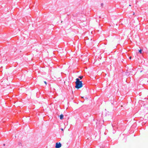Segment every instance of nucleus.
Listing matches in <instances>:
<instances>
[{
  "mask_svg": "<svg viewBox=\"0 0 148 148\" xmlns=\"http://www.w3.org/2000/svg\"><path fill=\"white\" fill-rule=\"evenodd\" d=\"M18 145H21V146H22V143H21V142H19V143Z\"/></svg>",
  "mask_w": 148,
  "mask_h": 148,
  "instance_id": "nucleus-6",
  "label": "nucleus"
},
{
  "mask_svg": "<svg viewBox=\"0 0 148 148\" xmlns=\"http://www.w3.org/2000/svg\"><path fill=\"white\" fill-rule=\"evenodd\" d=\"M44 82L46 85L47 84V83L46 81H44Z\"/></svg>",
  "mask_w": 148,
  "mask_h": 148,
  "instance_id": "nucleus-10",
  "label": "nucleus"
},
{
  "mask_svg": "<svg viewBox=\"0 0 148 148\" xmlns=\"http://www.w3.org/2000/svg\"><path fill=\"white\" fill-rule=\"evenodd\" d=\"M103 3H101V7H103Z\"/></svg>",
  "mask_w": 148,
  "mask_h": 148,
  "instance_id": "nucleus-8",
  "label": "nucleus"
},
{
  "mask_svg": "<svg viewBox=\"0 0 148 148\" xmlns=\"http://www.w3.org/2000/svg\"><path fill=\"white\" fill-rule=\"evenodd\" d=\"M61 130L62 131H64V130L63 128H61Z\"/></svg>",
  "mask_w": 148,
  "mask_h": 148,
  "instance_id": "nucleus-11",
  "label": "nucleus"
},
{
  "mask_svg": "<svg viewBox=\"0 0 148 148\" xmlns=\"http://www.w3.org/2000/svg\"><path fill=\"white\" fill-rule=\"evenodd\" d=\"M142 50L141 49H140V50H139V51H138V52L140 53V54H141L142 53Z\"/></svg>",
  "mask_w": 148,
  "mask_h": 148,
  "instance_id": "nucleus-5",
  "label": "nucleus"
},
{
  "mask_svg": "<svg viewBox=\"0 0 148 148\" xmlns=\"http://www.w3.org/2000/svg\"><path fill=\"white\" fill-rule=\"evenodd\" d=\"M79 78L80 79H82V78L83 77V76H79Z\"/></svg>",
  "mask_w": 148,
  "mask_h": 148,
  "instance_id": "nucleus-4",
  "label": "nucleus"
},
{
  "mask_svg": "<svg viewBox=\"0 0 148 148\" xmlns=\"http://www.w3.org/2000/svg\"><path fill=\"white\" fill-rule=\"evenodd\" d=\"M85 99H88V98L87 97H85Z\"/></svg>",
  "mask_w": 148,
  "mask_h": 148,
  "instance_id": "nucleus-9",
  "label": "nucleus"
},
{
  "mask_svg": "<svg viewBox=\"0 0 148 148\" xmlns=\"http://www.w3.org/2000/svg\"><path fill=\"white\" fill-rule=\"evenodd\" d=\"M135 14V13L134 12L133 13V15H134Z\"/></svg>",
  "mask_w": 148,
  "mask_h": 148,
  "instance_id": "nucleus-14",
  "label": "nucleus"
},
{
  "mask_svg": "<svg viewBox=\"0 0 148 148\" xmlns=\"http://www.w3.org/2000/svg\"><path fill=\"white\" fill-rule=\"evenodd\" d=\"M62 146V144L60 143H56V144L55 148H60Z\"/></svg>",
  "mask_w": 148,
  "mask_h": 148,
  "instance_id": "nucleus-2",
  "label": "nucleus"
},
{
  "mask_svg": "<svg viewBox=\"0 0 148 148\" xmlns=\"http://www.w3.org/2000/svg\"><path fill=\"white\" fill-rule=\"evenodd\" d=\"M64 115L62 114H61L60 116V119L62 120L63 119Z\"/></svg>",
  "mask_w": 148,
  "mask_h": 148,
  "instance_id": "nucleus-3",
  "label": "nucleus"
},
{
  "mask_svg": "<svg viewBox=\"0 0 148 148\" xmlns=\"http://www.w3.org/2000/svg\"><path fill=\"white\" fill-rule=\"evenodd\" d=\"M3 146H5V144H3Z\"/></svg>",
  "mask_w": 148,
  "mask_h": 148,
  "instance_id": "nucleus-13",
  "label": "nucleus"
},
{
  "mask_svg": "<svg viewBox=\"0 0 148 148\" xmlns=\"http://www.w3.org/2000/svg\"><path fill=\"white\" fill-rule=\"evenodd\" d=\"M81 98H83L84 99V97H81ZM84 101V100L83 101H81L82 102H83Z\"/></svg>",
  "mask_w": 148,
  "mask_h": 148,
  "instance_id": "nucleus-7",
  "label": "nucleus"
},
{
  "mask_svg": "<svg viewBox=\"0 0 148 148\" xmlns=\"http://www.w3.org/2000/svg\"><path fill=\"white\" fill-rule=\"evenodd\" d=\"M76 80L75 87L77 89L82 87L83 85L82 81H80L79 79L78 78H77L76 79Z\"/></svg>",
  "mask_w": 148,
  "mask_h": 148,
  "instance_id": "nucleus-1",
  "label": "nucleus"
},
{
  "mask_svg": "<svg viewBox=\"0 0 148 148\" xmlns=\"http://www.w3.org/2000/svg\"><path fill=\"white\" fill-rule=\"evenodd\" d=\"M131 57H130V59H131Z\"/></svg>",
  "mask_w": 148,
  "mask_h": 148,
  "instance_id": "nucleus-12",
  "label": "nucleus"
}]
</instances>
